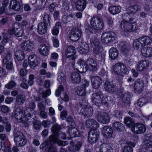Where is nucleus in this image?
I'll return each instance as SVG.
<instances>
[{
    "mask_svg": "<svg viewBox=\"0 0 152 152\" xmlns=\"http://www.w3.org/2000/svg\"><path fill=\"white\" fill-rule=\"evenodd\" d=\"M78 65L79 67L75 69L81 73H85L88 70L95 72L98 68L96 61L91 58H88L86 61L83 59L80 60L78 62Z\"/></svg>",
    "mask_w": 152,
    "mask_h": 152,
    "instance_id": "1",
    "label": "nucleus"
},
{
    "mask_svg": "<svg viewBox=\"0 0 152 152\" xmlns=\"http://www.w3.org/2000/svg\"><path fill=\"white\" fill-rule=\"evenodd\" d=\"M49 141H46L41 144L40 148L42 149H45L48 152H57L56 148L51 144V142L57 143L60 146H64L68 144V142L62 141L59 140L56 136L51 135L49 137Z\"/></svg>",
    "mask_w": 152,
    "mask_h": 152,
    "instance_id": "2",
    "label": "nucleus"
},
{
    "mask_svg": "<svg viewBox=\"0 0 152 152\" xmlns=\"http://www.w3.org/2000/svg\"><path fill=\"white\" fill-rule=\"evenodd\" d=\"M129 20H123L121 23V27L123 32H131L136 31L138 28L135 23V19L133 18H129Z\"/></svg>",
    "mask_w": 152,
    "mask_h": 152,
    "instance_id": "3",
    "label": "nucleus"
},
{
    "mask_svg": "<svg viewBox=\"0 0 152 152\" xmlns=\"http://www.w3.org/2000/svg\"><path fill=\"white\" fill-rule=\"evenodd\" d=\"M91 100L94 104L98 106L101 104L106 105L107 103V98L104 97L103 93L100 91L92 94Z\"/></svg>",
    "mask_w": 152,
    "mask_h": 152,
    "instance_id": "4",
    "label": "nucleus"
},
{
    "mask_svg": "<svg viewBox=\"0 0 152 152\" xmlns=\"http://www.w3.org/2000/svg\"><path fill=\"white\" fill-rule=\"evenodd\" d=\"M13 115L19 122H22L24 124L26 127L28 126L30 121L29 119L23 114V111L19 108H17L15 110Z\"/></svg>",
    "mask_w": 152,
    "mask_h": 152,
    "instance_id": "5",
    "label": "nucleus"
},
{
    "mask_svg": "<svg viewBox=\"0 0 152 152\" xmlns=\"http://www.w3.org/2000/svg\"><path fill=\"white\" fill-rule=\"evenodd\" d=\"M92 27L96 30H101L103 28L104 23L102 19L97 17H93L90 22Z\"/></svg>",
    "mask_w": 152,
    "mask_h": 152,
    "instance_id": "6",
    "label": "nucleus"
},
{
    "mask_svg": "<svg viewBox=\"0 0 152 152\" xmlns=\"http://www.w3.org/2000/svg\"><path fill=\"white\" fill-rule=\"evenodd\" d=\"M113 71L115 74L122 76L128 72V69L124 64L118 63L114 65Z\"/></svg>",
    "mask_w": 152,
    "mask_h": 152,
    "instance_id": "7",
    "label": "nucleus"
},
{
    "mask_svg": "<svg viewBox=\"0 0 152 152\" xmlns=\"http://www.w3.org/2000/svg\"><path fill=\"white\" fill-rule=\"evenodd\" d=\"M99 132L96 129H91L88 132V140L91 144L94 143L97 140Z\"/></svg>",
    "mask_w": 152,
    "mask_h": 152,
    "instance_id": "8",
    "label": "nucleus"
},
{
    "mask_svg": "<svg viewBox=\"0 0 152 152\" xmlns=\"http://www.w3.org/2000/svg\"><path fill=\"white\" fill-rule=\"evenodd\" d=\"M90 41L91 44L94 48V53L97 54L102 51L103 48L100 41L98 39L92 38L91 39Z\"/></svg>",
    "mask_w": 152,
    "mask_h": 152,
    "instance_id": "9",
    "label": "nucleus"
},
{
    "mask_svg": "<svg viewBox=\"0 0 152 152\" xmlns=\"http://www.w3.org/2000/svg\"><path fill=\"white\" fill-rule=\"evenodd\" d=\"M97 113V120L99 122L105 124L109 121L110 118L108 114L101 111H98Z\"/></svg>",
    "mask_w": 152,
    "mask_h": 152,
    "instance_id": "10",
    "label": "nucleus"
},
{
    "mask_svg": "<svg viewBox=\"0 0 152 152\" xmlns=\"http://www.w3.org/2000/svg\"><path fill=\"white\" fill-rule=\"evenodd\" d=\"M144 83L142 80L140 79H138L135 81L134 86L135 93L139 94L143 91L144 86Z\"/></svg>",
    "mask_w": 152,
    "mask_h": 152,
    "instance_id": "11",
    "label": "nucleus"
},
{
    "mask_svg": "<svg viewBox=\"0 0 152 152\" xmlns=\"http://www.w3.org/2000/svg\"><path fill=\"white\" fill-rule=\"evenodd\" d=\"M82 35L81 30L78 28H73L71 31L70 38L73 41L78 40Z\"/></svg>",
    "mask_w": 152,
    "mask_h": 152,
    "instance_id": "12",
    "label": "nucleus"
},
{
    "mask_svg": "<svg viewBox=\"0 0 152 152\" xmlns=\"http://www.w3.org/2000/svg\"><path fill=\"white\" fill-rule=\"evenodd\" d=\"M115 35L113 32H106L103 34L102 36V42L107 43L115 40Z\"/></svg>",
    "mask_w": 152,
    "mask_h": 152,
    "instance_id": "13",
    "label": "nucleus"
},
{
    "mask_svg": "<svg viewBox=\"0 0 152 152\" xmlns=\"http://www.w3.org/2000/svg\"><path fill=\"white\" fill-rule=\"evenodd\" d=\"M140 9V7L137 5H134L130 6L127 8V12L124 13V18L126 17V18H133V14L134 13H136Z\"/></svg>",
    "mask_w": 152,
    "mask_h": 152,
    "instance_id": "14",
    "label": "nucleus"
},
{
    "mask_svg": "<svg viewBox=\"0 0 152 152\" xmlns=\"http://www.w3.org/2000/svg\"><path fill=\"white\" fill-rule=\"evenodd\" d=\"M132 131L136 134L144 133L146 130L145 127L143 124H136L131 128Z\"/></svg>",
    "mask_w": 152,
    "mask_h": 152,
    "instance_id": "15",
    "label": "nucleus"
},
{
    "mask_svg": "<svg viewBox=\"0 0 152 152\" xmlns=\"http://www.w3.org/2000/svg\"><path fill=\"white\" fill-rule=\"evenodd\" d=\"M113 151V145L110 142L104 143L100 146V152H112Z\"/></svg>",
    "mask_w": 152,
    "mask_h": 152,
    "instance_id": "16",
    "label": "nucleus"
},
{
    "mask_svg": "<svg viewBox=\"0 0 152 152\" xmlns=\"http://www.w3.org/2000/svg\"><path fill=\"white\" fill-rule=\"evenodd\" d=\"M21 47L23 50L30 52L33 49L34 44L31 41L25 40L21 44Z\"/></svg>",
    "mask_w": 152,
    "mask_h": 152,
    "instance_id": "17",
    "label": "nucleus"
},
{
    "mask_svg": "<svg viewBox=\"0 0 152 152\" xmlns=\"http://www.w3.org/2000/svg\"><path fill=\"white\" fill-rule=\"evenodd\" d=\"M93 87L95 89L98 88L102 83V80L98 76H94L91 78Z\"/></svg>",
    "mask_w": 152,
    "mask_h": 152,
    "instance_id": "18",
    "label": "nucleus"
},
{
    "mask_svg": "<svg viewBox=\"0 0 152 152\" xmlns=\"http://www.w3.org/2000/svg\"><path fill=\"white\" fill-rule=\"evenodd\" d=\"M86 126L87 127L94 128V129L99 127V125L96 120L91 118H89L86 121Z\"/></svg>",
    "mask_w": 152,
    "mask_h": 152,
    "instance_id": "19",
    "label": "nucleus"
},
{
    "mask_svg": "<svg viewBox=\"0 0 152 152\" xmlns=\"http://www.w3.org/2000/svg\"><path fill=\"white\" fill-rule=\"evenodd\" d=\"M9 6L10 9L16 11H19L21 8L20 3L18 0H12Z\"/></svg>",
    "mask_w": 152,
    "mask_h": 152,
    "instance_id": "20",
    "label": "nucleus"
},
{
    "mask_svg": "<svg viewBox=\"0 0 152 152\" xmlns=\"http://www.w3.org/2000/svg\"><path fill=\"white\" fill-rule=\"evenodd\" d=\"M149 64V62L148 61L146 60L141 61L138 63L137 68V70L139 71H142L148 67Z\"/></svg>",
    "mask_w": 152,
    "mask_h": 152,
    "instance_id": "21",
    "label": "nucleus"
},
{
    "mask_svg": "<svg viewBox=\"0 0 152 152\" xmlns=\"http://www.w3.org/2000/svg\"><path fill=\"white\" fill-rule=\"evenodd\" d=\"M70 77L72 81L74 83H79L81 80L80 75L78 73L73 72L71 73Z\"/></svg>",
    "mask_w": 152,
    "mask_h": 152,
    "instance_id": "22",
    "label": "nucleus"
},
{
    "mask_svg": "<svg viewBox=\"0 0 152 152\" xmlns=\"http://www.w3.org/2000/svg\"><path fill=\"white\" fill-rule=\"evenodd\" d=\"M80 113L85 116L90 117L93 115V108L91 107H86L81 110Z\"/></svg>",
    "mask_w": 152,
    "mask_h": 152,
    "instance_id": "23",
    "label": "nucleus"
},
{
    "mask_svg": "<svg viewBox=\"0 0 152 152\" xmlns=\"http://www.w3.org/2000/svg\"><path fill=\"white\" fill-rule=\"evenodd\" d=\"M142 55L145 57H150L152 56V48H143L141 49Z\"/></svg>",
    "mask_w": 152,
    "mask_h": 152,
    "instance_id": "24",
    "label": "nucleus"
},
{
    "mask_svg": "<svg viewBox=\"0 0 152 152\" xmlns=\"http://www.w3.org/2000/svg\"><path fill=\"white\" fill-rule=\"evenodd\" d=\"M40 54L44 56H46L49 54V48L45 45H41L39 47Z\"/></svg>",
    "mask_w": 152,
    "mask_h": 152,
    "instance_id": "25",
    "label": "nucleus"
},
{
    "mask_svg": "<svg viewBox=\"0 0 152 152\" xmlns=\"http://www.w3.org/2000/svg\"><path fill=\"white\" fill-rule=\"evenodd\" d=\"M105 90L109 92L113 93L115 91V86L111 82L106 81L104 84Z\"/></svg>",
    "mask_w": 152,
    "mask_h": 152,
    "instance_id": "26",
    "label": "nucleus"
},
{
    "mask_svg": "<svg viewBox=\"0 0 152 152\" xmlns=\"http://www.w3.org/2000/svg\"><path fill=\"white\" fill-rule=\"evenodd\" d=\"M104 135L107 138H109L112 136L113 130L112 128L108 126H105L103 127L102 131Z\"/></svg>",
    "mask_w": 152,
    "mask_h": 152,
    "instance_id": "27",
    "label": "nucleus"
},
{
    "mask_svg": "<svg viewBox=\"0 0 152 152\" xmlns=\"http://www.w3.org/2000/svg\"><path fill=\"white\" fill-rule=\"evenodd\" d=\"M47 26L43 23H40L38 25L37 31L40 34H45L47 31Z\"/></svg>",
    "mask_w": 152,
    "mask_h": 152,
    "instance_id": "28",
    "label": "nucleus"
},
{
    "mask_svg": "<svg viewBox=\"0 0 152 152\" xmlns=\"http://www.w3.org/2000/svg\"><path fill=\"white\" fill-rule=\"evenodd\" d=\"M139 40L141 42V44L143 46L147 45L151 43V40L148 37L144 36L139 37Z\"/></svg>",
    "mask_w": 152,
    "mask_h": 152,
    "instance_id": "29",
    "label": "nucleus"
},
{
    "mask_svg": "<svg viewBox=\"0 0 152 152\" xmlns=\"http://www.w3.org/2000/svg\"><path fill=\"white\" fill-rule=\"evenodd\" d=\"M76 52L75 48L72 46H69L67 48L66 51V56L69 58L74 55Z\"/></svg>",
    "mask_w": 152,
    "mask_h": 152,
    "instance_id": "30",
    "label": "nucleus"
},
{
    "mask_svg": "<svg viewBox=\"0 0 152 152\" xmlns=\"http://www.w3.org/2000/svg\"><path fill=\"white\" fill-rule=\"evenodd\" d=\"M110 57L113 59L116 58L118 55V52L117 49L115 48H111L109 51Z\"/></svg>",
    "mask_w": 152,
    "mask_h": 152,
    "instance_id": "31",
    "label": "nucleus"
},
{
    "mask_svg": "<svg viewBox=\"0 0 152 152\" xmlns=\"http://www.w3.org/2000/svg\"><path fill=\"white\" fill-rule=\"evenodd\" d=\"M86 4L84 0H78L76 3V8L79 11L83 10L86 7Z\"/></svg>",
    "mask_w": 152,
    "mask_h": 152,
    "instance_id": "32",
    "label": "nucleus"
},
{
    "mask_svg": "<svg viewBox=\"0 0 152 152\" xmlns=\"http://www.w3.org/2000/svg\"><path fill=\"white\" fill-rule=\"evenodd\" d=\"M26 97L25 96L23 95L19 94L17 96L15 101V104L17 105H21L25 102Z\"/></svg>",
    "mask_w": 152,
    "mask_h": 152,
    "instance_id": "33",
    "label": "nucleus"
},
{
    "mask_svg": "<svg viewBox=\"0 0 152 152\" xmlns=\"http://www.w3.org/2000/svg\"><path fill=\"white\" fill-rule=\"evenodd\" d=\"M83 43L80 42L79 43V47L77 48L78 52L81 54H85L87 53L89 51V48L88 46L86 45L85 48H83Z\"/></svg>",
    "mask_w": 152,
    "mask_h": 152,
    "instance_id": "34",
    "label": "nucleus"
},
{
    "mask_svg": "<svg viewBox=\"0 0 152 152\" xmlns=\"http://www.w3.org/2000/svg\"><path fill=\"white\" fill-rule=\"evenodd\" d=\"M113 126L114 129L119 132H121L124 129L123 124L118 122H114L113 124Z\"/></svg>",
    "mask_w": 152,
    "mask_h": 152,
    "instance_id": "35",
    "label": "nucleus"
},
{
    "mask_svg": "<svg viewBox=\"0 0 152 152\" xmlns=\"http://www.w3.org/2000/svg\"><path fill=\"white\" fill-rule=\"evenodd\" d=\"M121 10V7L119 6H111L109 8V11L113 15L119 13Z\"/></svg>",
    "mask_w": 152,
    "mask_h": 152,
    "instance_id": "36",
    "label": "nucleus"
},
{
    "mask_svg": "<svg viewBox=\"0 0 152 152\" xmlns=\"http://www.w3.org/2000/svg\"><path fill=\"white\" fill-rule=\"evenodd\" d=\"M16 58L19 61H22L24 58L25 55L23 52L21 50L16 51L15 53Z\"/></svg>",
    "mask_w": 152,
    "mask_h": 152,
    "instance_id": "37",
    "label": "nucleus"
},
{
    "mask_svg": "<svg viewBox=\"0 0 152 152\" xmlns=\"http://www.w3.org/2000/svg\"><path fill=\"white\" fill-rule=\"evenodd\" d=\"M1 148L2 150L5 152H12L11 148L8 145L7 143L5 141H3L1 142Z\"/></svg>",
    "mask_w": 152,
    "mask_h": 152,
    "instance_id": "38",
    "label": "nucleus"
},
{
    "mask_svg": "<svg viewBox=\"0 0 152 152\" xmlns=\"http://www.w3.org/2000/svg\"><path fill=\"white\" fill-rule=\"evenodd\" d=\"M72 128L69 129V134L70 136L72 137H77L79 134L77 130L75 127H73Z\"/></svg>",
    "mask_w": 152,
    "mask_h": 152,
    "instance_id": "39",
    "label": "nucleus"
},
{
    "mask_svg": "<svg viewBox=\"0 0 152 152\" xmlns=\"http://www.w3.org/2000/svg\"><path fill=\"white\" fill-rule=\"evenodd\" d=\"M82 143L81 142H78L76 145H71L68 147V150L74 152H75L76 151H78L81 147Z\"/></svg>",
    "mask_w": 152,
    "mask_h": 152,
    "instance_id": "40",
    "label": "nucleus"
},
{
    "mask_svg": "<svg viewBox=\"0 0 152 152\" xmlns=\"http://www.w3.org/2000/svg\"><path fill=\"white\" fill-rule=\"evenodd\" d=\"M124 122L128 127H133L135 124L134 121L130 117H127L124 119Z\"/></svg>",
    "mask_w": 152,
    "mask_h": 152,
    "instance_id": "41",
    "label": "nucleus"
},
{
    "mask_svg": "<svg viewBox=\"0 0 152 152\" xmlns=\"http://www.w3.org/2000/svg\"><path fill=\"white\" fill-rule=\"evenodd\" d=\"M25 136L21 132L17 131L14 134V140L15 142L18 141L19 140L24 138Z\"/></svg>",
    "mask_w": 152,
    "mask_h": 152,
    "instance_id": "42",
    "label": "nucleus"
},
{
    "mask_svg": "<svg viewBox=\"0 0 152 152\" xmlns=\"http://www.w3.org/2000/svg\"><path fill=\"white\" fill-rule=\"evenodd\" d=\"M148 100L146 97H142L137 102V105L142 107L148 102Z\"/></svg>",
    "mask_w": 152,
    "mask_h": 152,
    "instance_id": "43",
    "label": "nucleus"
},
{
    "mask_svg": "<svg viewBox=\"0 0 152 152\" xmlns=\"http://www.w3.org/2000/svg\"><path fill=\"white\" fill-rule=\"evenodd\" d=\"M16 85L17 84L15 81L11 80L5 85V87L8 89H11L15 87Z\"/></svg>",
    "mask_w": 152,
    "mask_h": 152,
    "instance_id": "44",
    "label": "nucleus"
},
{
    "mask_svg": "<svg viewBox=\"0 0 152 152\" xmlns=\"http://www.w3.org/2000/svg\"><path fill=\"white\" fill-rule=\"evenodd\" d=\"M16 145L19 147H21L24 146L27 143V140L25 137L18 141L15 142Z\"/></svg>",
    "mask_w": 152,
    "mask_h": 152,
    "instance_id": "45",
    "label": "nucleus"
},
{
    "mask_svg": "<svg viewBox=\"0 0 152 152\" xmlns=\"http://www.w3.org/2000/svg\"><path fill=\"white\" fill-rule=\"evenodd\" d=\"M77 93L80 96H83L86 94V88L83 86H80L79 87L77 90Z\"/></svg>",
    "mask_w": 152,
    "mask_h": 152,
    "instance_id": "46",
    "label": "nucleus"
},
{
    "mask_svg": "<svg viewBox=\"0 0 152 152\" xmlns=\"http://www.w3.org/2000/svg\"><path fill=\"white\" fill-rule=\"evenodd\" d=\"M143 147L147 150L151 148H152V141L150 140H145L143 143Z\"/></svg>",
    "mask_w": 152,
    "mask_h": 152,
    "instance_id": "47",
    "label": "nucleus"
},
{
    "mask_svg": "<svg viewBox=\"0 0 152 152\" xmlns=\"http://www.w3.org/2000/svg\"><path fill=\"white\" fill-rule=\"evenodd\" d=\"M130 95L127 93H125L123 96L122 101L125 104H128L130 103Z\"/></svg>",
    "mask_w": 152,
    "mask_h": 152,
    "instance_id": "48",
    "label": "nucleus"
},
{
    "mask_svg": "<svg viewBox=\"0 0 152 152\" xmlns=\"http://www.w3.org/2000/svg\"><path fill=\"white\" fill-rule=\"evenodd\" d=\"M61 25L60 23L58 22L56 24L55 26L53 27L52 30V34L54 35H57L59 33V27Z\"/></svg>",
    "mask_w": 152,
    "mask_h": 152,
    "instance_id": "49",
    "label": "nucleus"
},
{
    "mask_svg": "<svg viewBox=\"0 0 152 152\" xmlns=\"http://www.w3.org/2000/svg\"><path fill=\"white\" fill-rule=\"evenodd\" d=\"M133 44L134 48L137 49H138L141 47H143L141 41L139 40V38L135 40L133 42Z\"/></svg>",
    "mask_w": 152,
    "mask_h": 152,
    "instance_id": "50",
    "label": "nucleus"
},
{
    "mask_svg": "<svg viewBox=\"0 0 152 152\" xmlns=\"http://www.w3.org/2000/svg\"><path fill=\"white\" fill-rule=\"evenodd\" d=\"M58 80L61 83H64L65 81V77L64 74L62 72L59 74L58 77Z\"/></svg>",
    "mask_w": 152,
    "mask_h": 152,
    "instance_id": "51",
    "label": "nucleus"
},
{
    "mask_svg": "<svg viewBox=\"0 0 152 152\" xmlns=\"http://www.w3.org/2000/svg\"><path fill=\"white\" fill-rule=\"evenodd\" d=\"M23 33V31L22 28H18V29L14 30V35L18 37H20L22 36Z\"/></svg>",
    "mask_w": 152,
    "mask_h": 152,
    "instance_id": "52",
    "label": "nucleus"
},
{
    "mask_svg": "<svg viewBox=\"0 0 152 152\" xmlns=\"http://www.w3.org/2000/svg\"><path fill=\"white\" fill-rule=\"evenodd\" d=\"M66 121L72 127H75V124L72 117L69 116L66 118Z\"/></svg>",
    "mask_w": 152,
    "mask_h": 152,
    "instance_id": "53",
    "label": "nucleus"
},
{
    "mask_svg": "<svg viewBox=\"0 0 152 152\" xmlns=\"http://www.w3.org/2000/svg\"><path fill=\"white\" fill-rule=\"evenodd\" d=\"M113 115L116 118L118 119H120L122 118L123 113L121 111L118 110H116L114 112Z\"/></svg>",
    "mask_w": 152,
    "mask_h": 152,
    "instance_id": "54",
    "label": "nucleus"
},
{
    "mask_svg": "<svg viewBox=\"0 0 152 152\" xmlns=\"http://www.w3.org/2000/svg\"><path fill=\"white\" fill-rule=\"evenodd\" d=\"M50 19L49 15L48 14H45L43 17V22L45 25L48 26L50 23Z\"/></svg>",
    "mask_w": 152,
    "mask_h": 152,
    "instance_id": "55",
    "label": "nucleus"
},
{
    "mask_svg": "<svg viewBox=\"0 0 152 152\" xmlns=\"http://www.w3.org/2000/svg\"><path fill=\"white\" fill-rule=\"evenodd\" d=\"M126 43L124 42H121L120 44V48L121 50L123 52L125 53L127 51V48Z\"/></svg>",
    "mask_w": 152,
    "mask_h": 152,
    "instance_id": "56",
    "label": "nucleus"
},
{
    "mask_svg": "<svg viewBox=\"0 0 152 152\" xmlns=\"http://www.w3.org/2000/svg\"><path fill=\"white\" fill-rule=\"evenodd\" d=\"M70 3L67 1H64L63 3V9L65 10L68 11L69 8Z\"/></svg>",
    "mask_w": 152,
    "mask_h": 152,
    "instance_id": "57",
    "label": "nucleus"
},
{
    "mask_svg": "<svg viewBox=\"0 0 152 152\" xmlns=\"http://www.w3.org/2000/svg\"><path fill=\"white\" fill-rule=\"evenodd\" d=\"M40 102H38L37 104V107L38 110L40 112L42 111L45 110V109L44 106L42 104L43 100H41Z\"/></svg>",
    "mask_w": 152,
    "mask_h": 152,
    "instance_id": "58",
    "label": "nucleus"
},
{
    "mask_svg": "<svg viewBox=\"0 0 152 152\" xmlns=\"http://www.w3.org/2000/svg\"><path fill=\"white\" fill-rule=\"evenodd\" d=\"M64 90V88L61 85H59L56 91L55 95L57 96H60L61 92Z\"/></svg>",
    "mask_w": 152,
    "mask_h": 152,
    "instance_id": "59",
    "label": "nucleus"
},
{
    "mask_svg": "<svg viewBox=\"0 0 152 152\" xmlns=\"http://www.w3.org/2000/svg\"><path fill=\"white\" fill-rule=\"evenodd\" d=\"M1 111L4 113H8L10 111V108L5 105H2L1 107Z\"/></svg>",
    "mask_w": 152,
    "mask_h": 152,
    "instance_id": "60",
    "label": "nucleus"
},
{
    "mask_svg": "<svg viewBox=\"0 0 152 152\" xmlns=\"http://www.w3.org/2000/svg\"><path fill=\"white\" fill-rule=\"evenodd\" d=\"M4 124H6L5 126L6 131L7 132H10L11 129V126L8 121V120H7V122H5Z\"/></svg>",
    "mask_w": 152,
    "mask_h": 152,
    "instance_id": "61",
    "label": "nucleus"
},
{
    "mask_svg": "<svg viewBox=\"0 0 152 152\" xmlns=\"http://www.w3.org/2000/svg\"><path fill=\"white\" fill-rule=\"evenodd\" d=\"M100 75L102 76L107 75V68L105 67L102 68L100 72Z\"/></svg>",
    "mask_w": 152,
    "mask_h": 152,
    "instance_id": "62",
    "label": "nucleus"
},
{
    "mask_svg": "<svg viewBox=\"0 0 152 152\" xmlns=\"http://www.w3.org/2000/svg\"><path fill=\"white\" fill-rule=\"evenodd\" d=\"M67 115V112L66 110H63L61 112L60 115V118L62 120H64Z\"/></svg>",
    "mask_w": 152,
    "mask_h": 152,
    "instance_id": "63",
    "label": "nucleus"
},
{
    "mask_svg": "<svg viewBox=\"0 0 152 152\" xmlns=\"http://www.w3.org/2000/svg\"><path fill=\"white\" fill-rule=\"evenodd\" d=\"M133 148L130 146H125L123 150V152H133Z\"/></svg>",
    "mask_w": 152,
    "mask_h": 152,
    "instance_id": "64",
    "label": "nucleus"
}]
</instances>
